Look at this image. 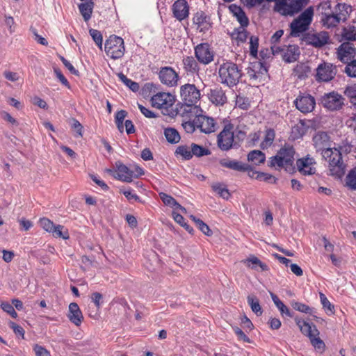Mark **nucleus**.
<instances>
[{
	"mask_svg": "<svg viewBox=\"0 0 356 356\" xmlns=\"http://www.w3.org/2000/svg\"><path fill=\"white\" fill-rule=\"evenodd\" d=\"M344 95L350 99L352 104L356 100V84L348 86L344 90Z\"/></svg>",
	"mask_w": 356,
	"mask_h": 356,
	"instance_id": "nucleus-52",
	"label": "nucleus"
},
{
	"mask_svg": "<svg viewBox=\"0 0 356 356\" xmlns=\"http://www.w3.org/2000/svg\"><path fill=\"white\" fill-rule=\"evenodd\" d=\"M319 297L321 304L326 314L328 316L333 315L335 312L334 305L329 301L325 295L322 292L319 293Z\"/></svg>",
	"mask_w": 356,
	"mask_h": 356,
	"instance_id": "nucleus-40",
	"label": "nucleus"
},
{
	"mask_svg": "<svg viewBox=\"0 0 356 356\" xmlns=\"http://www.w3.org/2000/svg\"><path fill=\"white\" fill-rule=\"evenodd\" d=\"M344 72L350 77H356V60L347 63Z\"/></svg>",
	"mask_w": 356,
	"mask_h": 356,
	"instance_id": "nucleus-55",
	"label": "nucleus"
},
{
	"mask_svg": "<svg viewBox=\"0 0 356 356\" xmlns=\"http://www.w3.org/2000/svg\"><path fill=\"white\" fill-rule=\"evenodd\" d=\"M220 165L222 167L229 168L237 172H245L248 170L250 165L242 163L241 161L230 159H222L219 161Z\"/></svg>",
	"mask_w": 356,
	"mask_h": 356,
	"instance_id": "nucleus-24",
	"label": "nucleus"
},
{
	"mask_svg": "<svg viewBox=\"0 0 356 356\" xmlns=\"http://www.w3.org/2000/svg\"><path fill=\"white\" fill-rule=\"evenodd\" d=\"M330 35L327 31H323L313 33V47H322L328 44Z\"/></svg>",
	"mask_w": 356,
	"mask_h": 356,
	"instance_id": "nucleus-33",
	"label": "nucleus"
},
{
	"mask_svg": "<svg viewBox=\"0 0 356 356\" xmlns=\"http://www.w3.org/2000/svg\"><path fill=\"white\" fill-rule=\"evenodd\" d=\"M318 243L320 245H323L325 251L327 252H332L333 250H334V245L333 244H332L331 243L329 242V241L325 238V237H323L322 238H321L318 241Z\"/></svg>",
	"mask_w": 356,
	"mask_h": 356,
	"instance_id": "nucleus-62",
	"label": "nucleus"
},
{
	"mask_svg": "<svg viewBox=\"0 0 356 356\" xmlns=\"http://www.w3.org/2000/svg\"><path fill=\"white\" fill-rule=\"evenodd\" d=\"M89 33L90 36L92 37V40L97 44V46L100 49H102V45H103V37L101 32L98 30L90 29L89 30Z\"/></svg>",
	"mask_w": 356,
	"mask_h": 356,
	"instance_id": "nucleus-51",
	"label": "nucleus"
},
{
	"mask_svg": "<svg viewBox=\"0 0 356 356\" xmlns=\"http://www.w3.org/2000/svg\"><path fill=\"white\" fill-rule=\"evenodd\" d=\"M30 31H31V33H33V35H34V39L35 40L42 44V45H44V46H47L48 45V42L47 40L42 37L41 35H40L38 33V31H37V29L33 26H31L30 27Z\"/></svg>",
	"mask_w": 356,
	"mask_h": 356,
	"instance_id": "nucleus-57",
	"label": "nucleus"
},
{
	"mask_svg": "<svg viewBox=\"0 0 356 356\" xmlns=\"http://www.w3.org/2000/svg\"><path fill=\"white\" fill-rule=\"evenodd\" d=\"M233 330L235 334L237 336V338L240 341H243L244 342H250V338L244 333V332L238 327H233Z\"/></svg>",
	"mask_w": 356,
	"mask_h": 356,
	"instance_id": "nucleus-58",
	"label": "nucleus"
},
{
	"mask_svg": "<svg viewBox=\"0 0 356 356\" xmlns=\"http://www.w3.org/2000/svg\"><path fill=\"white\" fill-rule=\"evenodd\" d=\"M67 316L70 321L77 327L81 325L84 319L82 312L76 302H72L69 305L68 314Z\"/></svg>",
	"mask_w": 356,
	"mask_h": 356,
	"instance_id": "nucleus-22",
	"label": "nucleus"
},
{
	"mask_svg": "<svg viewBox=\"0 0 356 356\" xmlns=\"http://www.w3.org/2000/svg\"><path fill=\"white\" fill-rule=\"evenodd\" d=\"M175 97L169 92H160L153 95L151 103L153 107L168 111L175 104Z\"/></svg>",
	"mask_w": 356,
	"mask_h": 356,
	"instance_id": "nucleus-16",
	"label": "nucleus"
},
{
	"mask_svg": "<svg viewBox=\"0 0 356 356\" xmlns=\"http://www.w3.org/2000/svg\"><path fill=\"white\" fill-rule=\"evenodd\" d=\"M248 161L253 165H259L265 162L266 156L260 150H252L248 154Z\"/></svg>",
	"mask_w": 356,
	"mask_h": 356,
	"instance_id": "nucleus-36",
	"label": "nucleus"
},
{
	"mask_svg": "<svg viewBox=\"0 0 356 356\" xmlns=\"http://www.w3.org/2000/svg\"><path fill=\"white\" fill-rule=\"evenodd\" d=\"M213 191L218 194L221 197L228 200L230 197V193L226 185L223 183L216 182L211 185Z\"/></svg>",
	"mask_w": 356,
	"mask_h": 356,
	"instance_id": "nucleus-39",
	"label": "nucleus"
},
{
	"mask_svg": "<svg viewBox=\"0 0 356 356\" xmlns=\"http://www.w3.org/2000/svg\"><path fill=\"white\" fill-rule=\"evenodd\" d=\"M320 332L313 325V348L315 352L319 354H323L325 349L326 346L325 342L319 337Z\"/></svg>",
	"mask_w": 356,
	"mask_h": 356,
	"instance_id": "nucleus-32",
	"label": "nucleus"
},
{
	"mask_svg": "<svg viewBox=\"0 0 356 356\" xmlns=\"http://www.w3.org/2000/svg\"><path fill=\"white\" fill-rule=\"evenodd\" d=\"M245 137V133L243 131L238 130L235 134L234 124L229 122L224 125L222 130L218 134L217 145L221 150L228 151L235 146H239Z\"/></svg>",
	"mask_w": 356,
	"mask_h": 356,
	"instance_id": "nucleus-5",
	"label": "nucleus"
},
{
	"mask_svg": "<svg viewBox=\"0 0 356 356\" xmlns=\"http://www.w3.org/2000/svg\"><path fill=\"white\" fill-rule=\"evenodd\" d=\"M1 308L7 314H8L13 318H16L17 317V313L15 310V308L13 305L10 304L8 302H3L1 304Z\"/></svg>",
	"mask_w": 356,
	"mask_h": 356,
	"instance_id": "nucleus-54",
	"label": "nucleus"
},
{
	"mask_svg": "<svg viewBox=\"0 0 356 356\" xmlns=\"http://www.w3.org/2000/svg\"><path fill=\"white\" fill-rule=\"evenodd\" d=\"M230 13L234 16L242 26H248L249 19L242 8L236 4H232L229 6Z\"/></svg>",
	"mask_w": 356,
	"mask_h": 356,
	"instance_id": "nucleus-26",
	"label": "nucleus"
},
{
	"mask_svg": "<svg viewBox=\"0 0 356 356\" xmlns=\"http://www.w3.org/2000/svg\"><path fill=\"white\" fill-rule=\"evenodd\" d=\"M10 327L13 329L14 333L16 335L21 337L22 339L24 338L25 331L22 326L16 324L14 322H11L10 323Z\"/></svg>",
	"mask_w": 356,
	"mask_h": 356,
	"instance_id": "nucleus-60",
	"label": "nucleus"
},
{
	"mask_svg": "<svg viewBox=\"0 0 356 356\" xmlns=\"http://www.w3.org/2000/svg\"><path fill=\"white\" fill-rule=\"evenodd\" d=\"M248 303L252 311L258 316H261L263 311L259 304L258 298L253 296H248L247 298Z\"/></svg>",
	"mask_w": 356,
	"mask_h": 356,
	"instance_id": "nucleus-43",
	"label": "nucleus"
},
{
	"mask_svg": "<svg viewBox=\"0 0 356 356\" xmlns=\"http://www.w3.org/2000/svg\"><path fill=\"white\" fill-rule=\"evenodd\" d=\"M194 54L197 61L204 65L211 63L215 56V52L208 42L198 44L194 47Z\"/></svg>",
	"mask_w": 356,
	"mask_h": 356,
	"instance_id": "nucleus-13",
	"label": "nucleus"
},
{
	"mask_svg": "<svg viewBox=\"0 0 356 356\" xmlns=\"http://www.w3.org/2000/svg\"><path fill=\"white\" fill-rule=\"evenodd\" d=\"M175 154L180 156L184 160H190L193 158L192 152H191L190 145H181L177 147Z\"/></svg>",
	"mask_w": 356,
	"mask_h": 356,
	"instance_id": "nucleus-42",
	"label": "nucleus"
},
{
	"mask_svg": "<svg viewBox=\"0 0 356 356\" xmlns=\"http://www.w3.org/2000/svg\"><path fill=\"white\" fill-rule=\"evenodd\" d=\"M72 128L74 129L79 136H83V126L75 118L72 119Z\"/></svg>",
	"mask_w": 356,
	"mask_h": 356,
	"instance_id": "nucleus-63",
	"label": "nucleus"
},
{
	"mask_svg": "<svg viewBox=\"0 0 356 356\" xmlns=\"http://www.w3.org/2000/svg\"><path fill=\"white\" fill-rule=\"evenodd\" d=\"M271 50L274 55L282 54L283 59L287 63L296 61L300 54L299 48L296 45L284 46L282 47L272 45Z\"/></svg>",
	"mask_w": 356,
	"mask_h": 356,
	"instance_id": "nucleus-17",
	"label": "nucleus"
},
{
	"mask_svg": "<svg viewBox=\"0 0 356 356\" xmlns=\"http://www.w3.org/2000/svg\"><path fill=\"white\" fill-rule=\"evenodd\" d=\"M171 10L172 16L181 22L188 17L190 7L186 0H177L173 3Z\"/></svg>",
	"mask_w": 356,
	"mask_h": 356,
	"instance_id": "nucleus-20",
	"label": "nucleus"
},
{
	"mask_svg": "<svg viewBox=\"0 0 356 356\" xmlns=\"http://www.w3.org/2000/svg\"><path fill=\"white\" fill-rule=\"evenodd\" d=\"M280 310L282 316H286L289 317H292V313L290 309L283 303L282 301L277 306H276Z\"/></svg>",
	"mask_w": 356,
	"mask_h": 356,
	"instance_id": "nucleus-64",
	"label": "nucleus"
},
{
	"mask_svg": "<svg viewBox=\"0 0 356 356\" xmlns=\"http://www.w3.org/2000/svg\"><path fill=\"white\" fill-rule=\"evenodd\" d=\"M159 197L165 205L175 209H179L184 213L186 211V209L179 204L177 200L171 195H169L165 193H160Z\"/></svg>",
	"mask_w": 356,
	"mask_h": 356,
	"instance_id": "nucleus-35",
	"label": "nucleus"
},
{
	"mask_svg": "<svg viewBox=\"0 0 356 356\" xmlns=\"http://www.w3.org/2000/svg\"><path fill=\"white\" fill-rule=\"evenodd\" d=\"M346 183L347 186L350 189H356V167L353 168L347 175Z\"/></svg>",
	"mask_w": 356,
	"mask_h": 356,
	"instance_id": "nucleus-49",
	"label": "nucleus"
},
{
	"mask_svg": "<svg viewBox=\"0 0 356 356\" xmlns=\"http://www.w3.org/2000/svg\"><path fill=\"white\" fill-rule=\"evenodd\" d=\"M245 27L241 26L240 27L235 28L230 33L232 40L237 45L244 43L248 38L249 33L245 30Z\"/></svg>",
	"mask_w": 356,
	"mask_h": 356,
	"instance_id": "nucleus-28",
	"label": "nucleus"
},
{
	"mask_svg": "<svg viewBox=\"0 0 356 356\" xmlns=\"http://www.w3.org/2000/svg\"><path fill=\"white\" fill-rule=\"evenodd\" d=\"M104 51L111 59L117 60L122 58L125 51L123 39L115 35H110L105 42Z\"/></svg>",
	"mask_w": 356,
	"mask_h": 356,
	"instance_id": "nucleus-8",
	"label": "nucleus"
},
{
	"mask_svg": "<svg viewBox=\"0 0 356 356\" xmlns=\"http://www.w3.org/2000/svg\"><path fill=\"white\" fill-rule=\"evenodd\" d=\"M312 22V6H309L297 18L290 24V35L292 37H298L306 31Z\"/></svg>",
	"mask_w": 356,
	"mask_h": 356,
	"instance_id": "nucleus-9",
	"label": "nucleus"
},
{
	"mask_svg": "<svg viewBox=\"0 0 356 356\" xmlns=\"http://www.w3.org/2000/svg\"><path fill=\"white\" fill-rule=\"evenodd\" d=\"M291 306L293 308L297 311L303 312V313H309L310 311V307L303 303L294 302L291 303Z\"/></svg>",
	"mask_w": 356,
	"mask_h": 356,
	"instance_id": "nucleus-59",
	"label": "nucleus"
},
{
	"mask_svg": "<svg viewBox=\"0 0 356 356\" xmlns=\"http://www.w3.org/2000/svg\"><path fill=\"white\" fill-rule=\"evenodd\" d=\"M322 106L329 111H337L345 105V98L337 92L325 93L320 99Z\"/></svg>",
	"mask_w": 356,
	"mask_h": 356,
	"instance_id": "nucleus-10",
	"label": "nucleus"
},
{
	"mask_svg": "<svg viewBox=\"0 0 356 356\" xmlns=\"http://www.w3.org/2000/svg\"><path fill=\"white\" fill-rule=\"evenodd\" d=\"M296 108L302 113H307L312 111V95H299L294 102Z\"/></svg>",
	"mask_w": 356,
	"mask_h": 356,
	"instance_id": "nucleus-27",
	"label": "nucleus"
},
{
	"mask_svg": "<svg viewBox=\"0 0 356 356\" xmlns=\"http://www.w3.org/2000/svg\"><path fill=\"white\" fill-rule=\"evenodd\" d=\"M250 54L256 58L257 56L258 48H259V38L257 36L252 35L250 37Z\"/></svg>",
	"mask_w": 356,
	"mask_h": 356,
	"instance_id": "nucleus-50",
	"label": "nucleus"
},
{
	"mask_svg": "<svg viewBox=\"0 0 356 356\" xmlns=\"http://www.w3.org/2000/svg\"><path fill=\"white\" fill-rule=\"evenodd\" d=\"M313 143L316 151L321 152L323 157L328 161L330 175L336 178H341L345 173V165L340 151L329 147L330 137L327 133L318 132L313 137Z\"/></svg>",
	"mask_w": 356,
	"mask_h": 356,
	"instance_id": "nucleus-1",
	"label": "nucleus"
},
{
	"mask_svg": "<svg viewBox=\"0 0 356 356\" xmlns=\"http://www.w3.org/2000/svg\"><path fill=\"white\" fill-rule=\"evenodd\" d=\"M104 172L115 179L123 182L130 183L133 181L134 171L120 161L115 162V168H106Z\"/></svg>",
	"mask_w": 356,
	"mask_h": 356,
	"instance_id": "nucleus-11",
	"label": "nucleus"
},
{
	"mask_svg": "<svg viewBox=\"0 0 356 356\" xmlns=\"http://www.w3.org/2000/svg\"><path fill=\"white\" fill-rule=\"evenodd\" d=\"M127 115V112L124 110L118 111L115 115V122L118 130L122 133L124 131L123 122Z\"/></svg>",
	"mask_w": 356,
	"mask_h": 356,
	"instance_id": "nucleus-48",
	"label": "nucleus"
},
{
	"mask_svg": "<svg viewBox=\"0 0 356 356\" xmlns=\"http://www.w3.org/2000/svg\"><path fill=\"white\" fill-rule=\"evenodd\" d=\"M355 54V47L349 42H343L337 50V58L343 63L351 61Z\"/></svg>",
	"mask_w": 356,
	"mask_h": 356,
	"instance_id": "nucleus-21",
	"label": "nucleus"
},
{
	"mask_svg": "<svg viewBox=\"0 0 356 356\" xmlns=\"http://www.w3.org/2000/svg\"><path fill=\"white\" fill-rule=\"evenodd\" d=\"M180 96L183 102L180 108L181 115L188 116L193 113L202 112L198 103L200 102V91L194 84L186 83L180 87Z\"/></svg>",
	"mask_w": 356,
	"mask_h": 356,
	"instance_id": "nucleus-3",
	"label": "nucleus"
},
{
	"mask_svg": "<svg viewBox=\"0 0 356 356\" xmlns=\"http://www.w3.org/2000/svg\"><path fill=\"white\" fill-rule=\"evenodd\" d=\"M208 97L210 101L216 105H223L227 102L225 93L220 87L211 89L208 93Z\"/></svg>",
	"mask_w": 356,
	"mask_h": 356,
	"instance_id": "nucleus-25",
	"label": "nucleus"
},
{
	"mask_svg": "<svg viewBox=\"0 0 356 356\" xmlns=\"http://www.w3.org/2000/svg\"><path fill=\"white\" fill-rule=\"evenodd\" d=\"M184 118L188 119L187 121H184L182 122V127L186 132L188 134L193 133L196 129H197V124L196 123V117H193V118H190L186 115H181Z\"/></svg>",
	"mask_w": 356,
	"mask_h": 356,
	"instance_id": "nucleus-45",
	"label": "nucleus"
},
{
	"mask_svg": "<svg viewBox=\"0 0 356 356\" xmlns=\"http://www.w3.org/2000/svg\"><path fill=\"white\" fill-rule=\"evenodd\" d=\"M36 356H51L50 352L44 347L35 344L33 348Z\"/></svg>",
	"mask_w": 356,
	"mask_h": 356,
	"instance_id": "nucleus-56",
	"label": "nucleus"
},
{
	"mask_svg": "<svg viewBox=\"0 0 356 356\" xmlns=\"http://www.w3.org/2000/svg\"><path fill=\"white\" fill-rule=\"evenodd\" d=\"M247 74L250 81L260 83L268 76V70L263 63L254 62L247 68Z\"/></svg>",
	"mask_w": 356,
	"mask_h": 356,
	"instance_id": "nucleus-15",
	"label": "nucleus"
},
{
	"mask_svg": "<svg viewBox=\"0 0 356 356\" xmlns=\"http://www.w3.org/2000/svg\"><path fill=\"white\" fill-rule=\"evenodd\" d=\"M297 325L299 327L301 332L305 336L308 337L312 341V326L311 325L302 318H296Z\"/></svg>",
	"mask_w": 356,
	"mask_h": 356,
	"instance_id": "nucleus-44",
	"label": "nucleus"
},
{
	"mask_svg": "<svg viewBox=\"0 0 356 356\" xmlns=\"http://www.w3.org/2000/svg\"><path fill=\"white\" fill-rule=\"evenodd\" d=\"M352 12V7L347 3H338L332 7L329 1L320 3L316 7V15L323 26L332 29L341 22L347 21Z\"/></svg>",
	"mask_w": 356,
	"mask_h": 356,
	"instance_id": "nucleus-2",
	"label": "nucleus"
},
{
	"mask_svg": "<svg viewBox=\"0 0 356 356\" xmlns=\"http://www.w3.org/2000/svg\"><path fill=\"white\" fill-rule=\"evenodd\" d=\"M311 159L307 156L305 158L299 159L296 161L298 170L302 175H312Z\"/></svg>",
	"mask_w": 356,
	"mask_h": 356,
	"instance_id": "nucleus-34",
	"label": "nucleus"
},
{
	"mask_svg": "<svg viewBox=\"0 0 356 356\" xmlns=\"http://www.w3.org/2000/svg\"><path fill=\"white\" fill-rule=\"evenodd\" d=\"M93 8L94 2L92 0H87L86 2L79 5V12L86 22H88L90 19Z\"/></svg>",
	"mask_w": 356,
	"mask_h": 356,
	"instance_id": "nucleus-31",
	"label": "nucleus"
},
{
	"mask_svg": "<svg viewBox=\"0 0 356 356\" xmlns=\"http://www.w3.org/2000/svg\"><path fill=\"white\" fill-rule=\"evenodd\" d=\"M182 63L184 69L188 74H198L200 71L198 61L192 56L184 57Z\"/></svg>",
	"mask_w": 356,
	"mask_h": 356,
	"instance_id": "nucleus-29",
	"label": "nucleus"
},
{
	"mask_svg": "<svg viewBox=\"0 0 356 356\" xmlns=\"http://www.w3.org/2000/svg\"><path fill=\"white\" fill-rule=\"evenodd\" d=\"M191 152L193 157H201L211 154V151L208 148L194 143L191 144Z\"/></svg>",
	"mask_w": 356,
	"mask_h": 356,
	"instance_id": "nucleus-41",
	"label": "nucleus"
},
{
	"mask_svg": "<svg viewBox=\"0 0 356 356\" xmlns=\"http://www.w3.org/2000/svg\"><path fill=\"white\" fill-rule=\"evenodd\" d=\"M218 76L222 84L232 88L239 83L243 72L236 63L231 60H225L219 66Z\"/></svg>",
	"mask_w": 356,
	"mask_h": 356,
	"instance_id": "nucleus-6",
	"label": "nucleus"
},
{
	"mask_svg": "<svg viewBox=\"0 0 356 356\" xmlns=\"http://www.w3.org/2000/svg\"><path fill=\"white\" fill-rule=\"evenodd\" d=\"M164 136L167 141L171 144H177L180 141L181 137L175 128L168 127L164 129Z\"/></svg>",
	"mask_w": 356,
	"mask_h": 356,
	"instance_id": "nucleus-38",
	"label": "nucleus"
},
{
	"mask_svg": "<svg viewBox=\"0 0 356 356\" xmlns=\"http://www.w3.org/2000/svg\"><path fill=\"white\" fill-rule=\"evenodd\" d=\"M120 192L122 193L128 200H134L135 201H139L140 197L136 194L133 193L132 190H122L120 189Z\"/></svg>",
	"mask_w": 356,
	"mask_h": 356,
	"instance_id": "nucleus-61",
	"label": "nucleus"
},
{
	"mask_svg": "<svg viewBox=\"0 0 356 356\" xmlns=\"http://www.w3.org/2000/svg\"><path fill=\"white\" fill-rule=\"evenodd\" d=\"M40 226L47 232L51 234L55 238H61L67 240L70 238L68 229L61 225H55L47 218H41L39 220Z\"/></svg>",
	"mask_w": 356,
	"mask_h": 356,
	"instance_id": "nucleus-12",
	"label": "nucleus"
},
{
	"mask_svg": "<svg viewBox=\"0 0 356 356\" xmlns=\"http://www.w3.org/2000/svg\"><path fill=\"white\" fill-rule=\"evenodd\" d=\"M192 22L196 31L202 33L209 31L213 25L211 16L203 10H197L193 14Z\"/></svg>",
	"mask_w": 356,
	"mask_h": 356,
	"instance_id": "nucleus-14",
	"label": "nucleus"
},
{
	"mask_svg": "<svg viewBox=\"0 0 356 356\" xmlns=\"http://www.w3.org/2000/svg\"><path fill=\"white\" fill-rule=\"evenodd\" d=\"M242 262L248 268L254 270H256L257 267H259L261 271L269 270L268 266L254 255H250L247 259L243 260Z\"/></svg>",
	"mask_w": 356,
	"mask_h": 356,
	"instance_id": "nucleus-30",
	"label": "nucleus"
},
{
	"mask_svg": "<svg viewBox=\"0 0 356 356\" xmlns=\"http://www.w3.org/2000/svg\"><path fill=\"white\" fill-rule=\"evenodd\" d=\"M275 11L284 16H293L299 13L308 0H274Z\"/></svg>",
	"mask_w": 356,
	"mask_h": 356,
	"instance_id": "nucleus-7",
	"label": "nucleus"
},
{
	"mask_svg": "<svg viewBox=\"0 0 356 356\" xmlns=\"http://www.w3.org/2000/svg\"><path fill=\"white\" fill-rule=\"evenodd\" d=\"M342 38L346 40H356V31L354 27L350 29L344 28L341 34Z\"/></svg>",
	"mask_w": 356,
	"mask_h": 356,
	"instance_id": "nucleus-53",
	"label": "nucleus"
},
{
	"mask_svg": "<svg viewBox=\"0 0 356 356\" xmlns=\"http://www.w3.org/2000/svg\"><path fill=\"white\" fill-rule=\"evenodd\" d=\"M158 75L161 83L168 87H175L178 84L179 74L172 67H161Z\"/></svg>",
	"mask_w": 356,
	"mask_h": 356,
	"instance_id": "nucleus-18",
	"label": "nucleus"
},
{
	"mask_svg": "<svg viewBox=\"0 0 356 356\" xmlns=\"http://www.w3.org/2000/svg\"><path fill=\"white\" fill-rule=\"evenodd\" d=\"M191 218L202 233L209 236L212 235L213 233L209 227L202 220L197 218L194 216H191Z\"/></svg>",
	"mask_w": 356,
	"mask_h": 356,
	"instance_id": "nucleus-46",
	"label": "nucleus"
},
{
	"mask_svg": "<svg viewBox=\"0 0 356 356\" xmlns=\"http://www.w3.org/2000/svg\"><path fill=\"white\" fill-rule=\"evenodd\" d=\"M334 75L332 65L321 64L316 69V78L318 81L328 82L334 78Z\"/></svg>",
	"mask_w": 356,
	"mask_h": 356,
	"instance_id": "nucleus-23",
	"label": "nucleus"
},
{
	"mask_svg": "<svg viewBox=\"0 0 356 356\" xmlns=\"http://www.w3.org/2000/svg\"><path fill=\"white\" fill-rule=\"evenodd\" d=\"M275 138V130L272 128L267 129L265 132L264 138L260 144V147L262 149H268L273 145Z\"/></svg>",
	"mask_w": 356,
	"mask_h": 356,
	"instance_id": "nucleus-37",
	"label": "nucleus"
},
{
	"mask_svg": "<svg viewBox=\"0 0 356 356\" xmlns=\"http://www.w3.org/2000/svg\"><path fill=\"white\" fill-rule=\"evenodd\" d=\"M295 149L293 145L285 143L275 156L270 158L269 166L275 168H284L289 173L296 172L294 165Z\"/></svg>",
	"mask_w": 356,
	"mask_h": 356,
	"instance_id": "nucleus-4",
	"label": "nucleus"
},
{
	"mask_svg": "<svg viewBox=\"0 0 356 356\" xmlns=\"http://www.w3.org/2000/svg\"><path fill=\"white\" fill-rule=\"evenodd\" d=\"M202 112H198L197 113H193L192 114H190L188 117L190 118L196 117V123L197 124V129H199L202 132L205 134H210L215 131L216 123L214 119L202 115Z\"/></svg>",
	"mask_w": 356,
	"mask_h": 356,
	"instance_id": "nucleus-19",
	"label": "nucleus"
},
{
	"mask_svg": "<svg viewBox=\"0 0 356 356\" xmlns=\"http://www.w3.org/2000/svg\"><path fill=\"white\" fill-rule=\"evenodd\" d=\"M120 80L124 83L129 89L134 92H136L139 90V84L131 79H129L122 73L118 74Z\"/></svg>",
	"mask_w": 356,
	"mask_h": 356,
	"instance_id": "nucleus-47",
	"label": "nucleus"
}]
</instances>
